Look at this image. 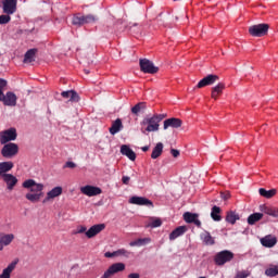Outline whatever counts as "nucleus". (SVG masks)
I'll use <instances>...</instances> for the list:
<instances>
[{
	"label": "nucleus",
	"instance_id": "28",
	"mask_svg": "<svg viewBox=\"0 0 278 278\" xmlns=\"http://www.w3.org/2000/svg\"><path fill=\"white\" fill-rule=\"evenodd\" d=\"M261 212H263V214H267V216H273L274 218H278V208L276 207L263 205L261 206Z\"/></svg>",
	"mask_w": 278,
	"mask_h": 278
},
{
	"label": "nucleus",
	"instance_id": "10",
	"mask_svg": "<svg viewBox=\"0 0 278 278\" xmlns=\"http://www.w3.org/2000/svg\"><path fill=\"white\" fill-rule=\"evenodd\" d=\"M80 192L86 197H99V194L103 193V190L99 187L87 185L80 188Z\"/></svg>",
	"mask_w": 278,
	"mask_h": 278
},
{
	"label": "nucleus",
	"instance_id": "29",
	"mask_svg": "<svg viewBox=\"0 0 278 278\" xmlns=\"http://www.w3.org/2000/svg\"><path fill=\"white\" fill-rule=\"evenodd\" d=\"M163 151H164V143L162 142L156 143L151 154L152 160H157V157L162 155Z\"/></svg>",
	"mask_w": 278,
	"mask_h": 278
},
{
	"label": "nucleus",
	"instance_id": "24",
	"mask_svg": "<svg viewBox=\"0 0 278 278\" xmlns=\"http://www.w3.org/2000/svg\"><path fill=\"white\" fill-rule=\"evenodd\" d=\"M14 241V233H0V243L2 247H10L12 242Z\"/></svg>",
	"mask_w": 278,
	"mask_h": 278
},
{
	"label": "nucleus",
	"instance_id": "13",
	"mask_svg": "<svg viewBox=\"0 0 278 278\" xmlns=\"http://www.w3.org/2000/svg\"><path fill=\"white\" fill-rule=\"evenodd\" d=\"M16 0H3L2 1V10L4 14L12 15L16 12Z\"/></svg>",
	"mask_w": 278,
	"mask_h": 278
},
{
	"label": "nucleus",
	"instance_id": "39",
	"mask_svg": "<svg viewBox=\"0 0 278 278\" xmlns=\"http://www.w3.org/2000/svg\"><path fill=\"white\" fill-rule=\"evenodd\" d=\"M148 227H151V229L162 227V219L152 217L151 222L148 224Z\"/></svg>",
	"mask_w": 278,
	"mask_h": 278
},
{
	"label": "nucleus",
	"instance_id": "36",
	"mask_svg": "<svg viewBox=\"0 0 278 278\" xmlns=\"http://www.w3.org/2000/svg\"><path fill=\"white\" fill-rule=\"evenodd\" d=\"M149 242H151V239L149 238L137 239L135 241H131L129 243V247H144V244H149Z\"/></svg>",
	"mask_w": 278,
	"mask_h": 278
},
{
	"label": "nucleus",
	"instance_id": "51",
	"mask_svg": "<svg viewBox=\"0 0 278 278\" xmlns=\"http://www.w3.org/2000/svg\"><path fill=\"white\" fill-rule=\"evenodd\" d=\"M0 251H3V245L1 242H0Z\"/></svg>",
	"mask_w": 278,
	"mask_h": 278
},
{
	"label": "nucleus",
	"instance_id": "31",
	"mask_svg": "<svg viewBox=\"0 0 278 278\" xmlns=\"http://www.w3.org/2000/svg\"><path fill=\"white\" fill-rule=\"evenodd\" d=\"M264 218V213H253L248 217V225H255V223H260Z\"/></svg>",
	"mask_w": 278,
	"mask_h": 278
},
{
	"label": "nucleus",
	"instance_id": "40",
	"mask_svg": "<svg viewBox=\"0 0 278 278\" xmlns=\"http://www.w3.org/2000/svg\"><path fill=\"white\" fill-rule=\"evenodd\" d=\"M12 21V17L7 13L4 15H0V25H8Z\"/></svg>",
	"mask_w": 278,
	"mask_h": 278
},
{
	"label": "nucleus",
	"instance_id": "4",
	"mask_svg": "<svg viewBox=\"0 0 278 278\" xmlns=\"http://www.w3.org/2000/svg\"><path fill=\"white\" fill-rule=\"evenodd\" d=\"M1 155L7 160H12V157L18 155V144L13 142L4 143L1 149Z\"/></svg>",
	"mask_w": 278,
	"mask_h": 278
},
{
	"label": "nucleus",
	"instance_id": "46",
	"mask_svg": "<svg viewBox=\"0 0 278 278\" xmlns=\"http://www.w3.org/2000/svg\"><path fill=\"white\" fill-rule=\"evenodd\" d=\"M170 153H172L173 157H179V150L172 149Z\"/></svg>",
	"mask_w": 278,
	"mask_h": 278
},
{
	"label": "nucleus",
	"instance_id": "16",
	"mask_svg": "<svg viewBox=\"0 0 278 278\" xmlns=\"http://www.w3.org/2000/svg\"><path fill=\"white\" fill-rule=\"evenodd\" d=\"M184 122L180 118L172 117L164 121L163 129H168L173 127L174 129H179Z\"/></svg>",
	"mask_w": 278,
	"mask_h": 278
},
{
	"label": "nucleus",
	"instance_id": "49",
	"mask_svg": "<svg viewBox=\"0 0 278 278\" xmlns=\"http://www.w3.org/2000/svg\"><path fill=\"white\" fill-rule=\"evenodd\" d=\"M128 278H140V274H138V273L129 274Z\"/></svg>",
	"mask_w": 278,
	"mask_h": 278
},
{
	"label": "nucleus",
	"instance_id": "22",
	"mask_svg": "<svg viewBox=\"0 0 278 278\" xmlns=\"http://www.w3.org/2000/svg\"><path fill=\"white\" fill-rule=\"evenodd\" d=\"M122 129L123 121L121 118H117L112 123V126L110 127L109 131L111 136H116V134H118V131H122Z\"/></svg>",
	"mask_w": 278,
	"mask_h": 278
},
{
	"label": "nucleus",
	"instance_id": "17",
	"mask_svg": "<svg viewBox=\"0 0 278 278\" xmlns=\"http://www.w3.org/2000/svg\"><path fill=\"white\" fill-rule=\"evenodd\" d=\"M18 264V261L11 262L0 274V278H11L12 273L16 270V265Z\"/></svg>",
	"mask_w": 278,
	"mask_h": 278
},
{
	"label": "nucleus",
	"instance_id": "41",
	"mask_svg": "<svg viewBox=\"0 0 278 278\" xmlns=\"http://www.w3.org/2000/svg\"><path fill=\"white\" fill-rule=\"evenodd\" d=\"M119 255H124V257H129V251L125 249H119L115 251V256L118 257Z\"/></svg>",
	"mask_w": 278,
	"mask_h": 278
},
{
	"label": "nucleus",
	"instance_id": "8",
	"mask_svg": "<svg viewBox=\"0 0 278 278\" xmlns=\"http://www.w3.org/2000/svg\"><path fill=\"white\" fill-rule=\"evenodd\" d=\"M139 66L142 73L149 75H155L160 71V67L155 66L149 59H140Z\"/></svg>",
	"mask_w": 278,
	"mask_h": 278
},
{
	"label": "nucleus",
	"instance_id": "18",
	"mask_svg": "<svg viewBox=\"0 0 278 278\" xmlns=\"http://www.w3.org/2000/svg\"><path fill=\"white\" fill-rule=\"evenodd\" d=\"M184 220H186L189 224H193L197 225L198 227H201V220H199V214L197 213L186 212L184 214Z\"/></svg>",
	"mask_w": 278,
	"mask_h": 278
},
{
	"label": "nucleus",
	"instance_id": "50",
	"mask_svg": "<svg viewBox=\"0 0 278 278\" xmlns=\"http://www.w3.org/2000/svg\"><path fill=\"white\" fill-rule=\"evenodd\" d=\"M141 151H143L144 153H147V151H149V146L142 147Z\"/></svg>",
	"mask_w": 278,
	"mask_h": 278
},
{
	"label": "nucleus",
	"instance_id": "30",
	"mask_svg": "<svg viewBox=\"0 0 278 278\" xmlns=\"http://www.w3.org/2000/svg\"><path fill=\"white\" fill-rule=\"evenodd\" d=\"M258 194L261 197H264V199H273V197H275V194H277V189L266 190L264 188H261V189H258Z\"/></svg>",
	"mask_w": 278,
	"mask_h": 278
},
{
	"label": "nucleus",
	"instance_id": "44",
	"mask_svg": "<svg viewBox=\"0 0 278 278\" xmlns=\"http://www.w3.org/2000/svg\"><path fill=\"white\" fill-rule=\"evenodd\" d=\"M86 231H88V228H86V226H79L75 233H85L86 236Z\"/></svg>",
	"mask_w": 278,
	"mask_h": 278
},
{
	"label": "nucleus",
	"instance_id": "12",
	"mask_svg": "<svg viewBox=\"0 0 278 278\" xmlns=\"http://www.w3.org/2000/svg\"><path fill=\"white\" fill-rule=\"evenodd\" d=\"M129 203L131 205H144L146 207H153V201L144 197L134 195L129 199Z\"/></svg>",
	"mask_w": 278,
	"mask_h": 278
},
{
	"label": "nucleus",
	"instance_id": "34",
	"mask_svg": "<svg viewBox=\"0 0 278 278\" xmlns=\"http://www.w3.org/2000/svg\"><path fill=\"white\" fill-rule=\"evenodd\" d=\"M62 194V187H54L52 190H50L47 193V201L51 199H55L56 197H60Z\"/></svg>",
	"mask_w": 278,
	"mask_h": 278
},
{
	"label": "nucleus",
	"instance_id": "37",
	"mask_svg": "<svg viewBox=\"0 0 278 278\" xmlns=\"http://www.w3.org/2000/svg\"><path fill=\"white\" fill-rule=\"evenodd\" d=\"M218 214H220V207H218L216 205L213 206L212 212H211V217L213 218V220H215V222L223 220V217H220V215H218Z\"/></svg>",
	"mask_w": 278,
	"mask_h": 278
},
{
	"label": "nucleus",
	"instance_id": "11",
	"mask_svg": "<svg viewBox=\"0 0 278 278\" xmlns=\"http://www.w3.org/2000/svg\"><path fill=\"white\" fill-rule=\"evenodd\" d=\"M0 101H2L3 105H8L9 108H14L16 105V94L12 91H8L5 94L2 93L0 97Z\"/></svg>",
	"mask_w": 278,
	"mask_h": 278
},
{
	"label": "nucleus",
	"instance_id": "48",
	"mask_svg": "<svg viewBox=\"0 0 278 278\" xmlns=\"http://www.w3.org/2000/svg\"><path fill=\"white\" fill-rule=\"evenodd\" d=\"M104 257H116V252H106Z\"/></svg>",
	"mask_w": 278,
	"mask_h": 278
},
{
	"label": "nucleus",
	"instance_id": "43",
	"mask_svg": "<svg viewBox=\"0 0 278 278\" xmlns=\"http://www.w3.org/2000/svg\"><path fill=\"white\" fill-rule=\"evenodd\" d=\"M64 168H77V164L72 161H67L64 165Z\"/></svg>",
	"mask_w": 278,
	"mask_h": 278
},
{
	"label": "nucleus",
	"instance_id": "19",
	"mask_svg": "<svg viewBox=\"0 0 278 278\" xmlns=\"http://www.w3.org/2000/svg\"><path fill=\"white\" fill-rule=\"evenodd\" d=\"M121 153L122 155H126V157H128V160H130L131 162H136V152H134V150H131L129 146L123 144L121 147Z\"/></svg>",
	"mask_w": 278,
	"mask_h": 278
},
{
	"label": "nucleus",
	"instance_id": "38",
	"mask_svg": "<svg viewBox=\"0 0 278 278\" xmlns=\"http://www.w3.org/2000/svg\"><path fill=\"white\" fill-rule=\"evenodd\" d=\"M267 277H277L278 275V265H273L271 267L265 270Z\"/></svg>",
	"mask_w": 278,
	"mask_h": 278
},
{
	"label": "nucleus",
	"instance_id": "15",
	"mask_svg": "<svg viewBox=\"0 0 278 278\" xmlns=\"http://www.w3.org/2000/svg\"><path fill=\"white\" fill-rule=\"evenodd\" d=\"M103 229H105V224L93 225L86 231V237L89 239L94 238V236H99Z\"/></svg>",
	"mask_w": 278,
	"mask_h": 278
},
{
	"label": "nucleus",
	"instance_id": "5",
	"mask_svg": "<svg viewBox=\"0 0 278 278\" xmlns=\"http://www.w3.org/2000/svg\"><path fill=\"white\" fill-rule=\"evenodd\" d=\"M97 21V16L92 14L84 15L81 13H78L74 15L72 23L73 25H78V27H81V25H88L90 23H94Z\"/></svg>",
	"mask_w": 278,
	"mask_h": 278
},
{
	"label": "nucleus",
	"instance_id": "21",
	"mask_svg": "<svg viewBox=\"0 0 278 278\" xmlns=\"http://www.w3.org/2000/svg\"><path fill=\"white\" fill-rule=\"evenodd\" d=\"M223 90H225L224 83H218L215 87L211 89V97L216 101L220 94H223Z\"/></svg>",
	"mask_w": 278,
	"mask_h": 278
},
{
	"label": "nucleus",
	"instance_id": "25",
	"mask_svg": "<svg viewBox=\"0 0 278 278\" xmlns=\"http://www.w3.org/2000/svg\"><path fill=\"white\" fill-rule=\"evenodd\" d=\"M261 244L267 249H273L277 244V237L266 236L261 239Z\"/></svg>",
	"mask_w": 278,
	"mask_h": 278
},
{
	"label": "nucleus",
	"instance_id": "14",
	"mask_svg": "<svg viewBox=\"0 0 278 278\" xmlns=\"http://www.w3.org/2000/svg\"><path fill=\"white\" fill-rule=\"evenodd\" d=\"M2 179L7 185V189L10 191L14 190V188H16V184H18V178L12 174H3Z\"/></svg>",
	"mask_w": 278,
	"mask_h": 278
},
{
	"label": "nucleus",
	"instance_id": "6",
	"mask_svg": "<svg viewBox=\"0 0 278 278\" xmlns=\"http://www.w3.org/2000/svg\"><path fill=\"white\" fill-rule=\"evenodd\" d=\"M16 138H18V132H16V128L11 127L0 132V144H8V142L16 140Z\"/></svg>",
	"mask_w": 278,
	"mask_h": 278
},
{
	"label": "nucleus",
	"instance_id": "9",
	"mask_svg": "<svg viewBox=\"0 0 278 278\" xmlns=\"http://www.w3.org/2000/svg\"><path fill=\"white\" fill-rule=\"evenodd\" d=\"M218 79H220L218 75L208 74L198 83L197 88H205L206 86H214V84H216Z\"/></svg>",
	"mask_w": 278,
	"mask_h": 278
},
{
	"label": "nucleus",
	"instance_id": "1",
	"mask_svg": "<svg viewBox=\"0 0 278 278\" xmlns=\"http://www.w3.org/2000/svg\"><path fill=\"white\" fill-rule=\"evenodd\" d=\"M23 188L26 190H29L28 193H26L27 201H30V203H38L41 199V197H45V193L42 192L45 190V185L36 182L34 179H27L22 184Z\"/></svg>",
	"mask_w": 278,
	"mask_h": 278
},
{
	"label": "nucleus",
	"instance_id": "2",
	"mask_svg": "<svg viewBox=\"0 0 278 278\" xmlns=\"http://www.w3.org/2000/svg\"><path fill=\"white\" fill-rule=\"evenodd\" d=\"M165 114H154L152 117H146L141 122L142 127H146L143 134L151 131H160V123L164 121Z\"/></svg>",
	"mask_w": 278,
	"mask_h": 278
},
{
	"label": "nucleus",
	"instance_id": "52",
	"mask_svg": "<svg viewBox=\"0 0 278 278\" xmlns=\"http://www.w3.org/2000/svg\"><path fill=\"white\" fill-rule=\"evenodd\" d=\"M88 73H90V72L86 71V74H87V75H88Z\"/></svg>",
	"mask_w": 278,
	"mask_h": 278
},
{
	"label": "nucleus",
	"instance_id": "32",
	"mask_svg": "<svg viewBox=\"0 0 278 278\" xmlns=\"http://www.w3.org/2000/svg\"><path fill=\"white\" fill-rule=\"evenodd\" d=\"M36 49L28 50L24 55V64H31L36 58Z\"/></svg>",
	"mask_w": 278,
	"mask_h": 278
},
{
	"label": "nucleus",
	"instance_id": "45",
	"mask_svg": "<svg viewBox=\"0 0 278 278\" xmlns=\"http://www.w3.org/2000/svg\"><path fill=\"white\" fill-rule=\"evenodd\" d=\"M131 178H129V176H123V178H122V181H123V184L125 185V186H129V180H130Z\"/></svg>",
	"mask_w": 278,
	"mask_h": 278
},
{
	"label": "nucleus",
	"instance_id": "33",
	"mask_svg": "<svg viewBox=\"0 0 278 278\" xmlns=\"http://www.w3.org/2000/svg\"><path fill=\"white\" fill-rule=\"evenodd\" d=\"M236 220H240V215L233 211H229L226 215V223L230 225H236Z\"/></svg>",
	"mask_w": 278,
	"mask_h": 278
},
{
	"label": "nucleus",
	"instance_id": "47",
	"mask_svg": "<svg viewBox=\"0 0 278 278\" xmlns=\"http://www.w3.org/2000/svg\"><path fill=\"white\" fill-rule=\"evenodd\" d=\"M220 197H222V199H224V201H227V199H229L231 197V194H229V192H227V193L222 192Z\"/></svg>",
	"mask_w": 278,
	"mask_h": 278
},
{
	"label": "nucleus",
	"instance_id": "42",
	"mask_svg": "<svg viewBox=\"0 0 278 278\" xmlns=\"http://www.w3.org/2000/svg\"><path fill=\"white\" fill-rule=\"evenodd\" d=\"M5 86H8V80L0 78V97L3 96V90L5 89Z\"/></svg>",
	"mask_w": 278,
	"mask_h": 278
},
{
	"label": "nucleus",
	"instance_id": "20",
	"mask_svg": "<svg viewBox=\"0 0 278 278\" xmlns=\"http://www.w3.org/2000/svg\"><path fill=\"white\" fill-rule=\"evenodd\" d=\"M200 238L203 244H205L206 247H214V244H216L214 237H212V235L208 231L202 232L200 235Z\"/></svg>",
	"mask_w": 278,
	"mask_h": 278
},
{
	"label": "nucleus",
	"instance_id": "23",
	"mask_svg": "<svg viewBox=\"0 0 278 278\" xmlns=\"http://www.w3.org/2000/svg\"><path fill=\"white\" fill-rule=\"evenodd\" d=\"M188 231V227L179 226L169 233V240H177L180 236H184Z\"/></svg>",
	"mask_w": 278,
	"mask_h": 278
},
{
	"label": "nucleus",
	"instance_id": "7",
	"mask_svg": "<svg viewBox=\"0 0 278 278\" xmlns=\"http://www.w3.org/2000/svg\"><path fill=\"white\" fill-rule=\"evenodd\" d=\"M231 260H233V252L229 250L218 252L214 257V262L217 266H225V264L231 262Z\"/></svg>",
	"mask_w": 278,
	"mask_h": 278
},
{
	"label": "nucleus",
	"instance_id": "27",
	"mask_svg": "<svg viewBox=\"0 0 278 278\" xmlns=\"http://www.w3.org/2000/svg\"><path fill=\"white\" fill-rule=\"evenodd\" d=\"M63 99H70V101L77 103L79 101V94L75 90L63 91L61 93Z\"/></svg>",
	"mask_w": 278,
	"mask_h": 278
},
{
	"label": "nucleus",
	"instance_id": "26",
	"mask_svg": "<svg viewBox=\"0 0 278 278\" xmlns=\"http://www.w3.org/2000/svg\"><path fill=\"white\" fill-rule=\"evenodd\" d=\"M12 168H14V163H12V161L1 162L0 163V177H3V175H8V173H10V170H12Z\"/></svg>",
	"mask_w": 278,
	"mask_h": 278
},
{
	"label": "nucleus",
	"instance_id": "3",
	"mask_svg": "<svg viewBox=\"0 0 278 278\" xmlns=\"http://www.w3.org/2000/svg\"><path fill=\"white\" fill-rule=\"evenodd\" d=\"M268 29H270V25L268 24H256L249 27V34L253 38H262L267 36Z\"/></svg>",
	"mask_w": 278,
	"mask_h": 278
},
{
	"label": "nucleus",
	"instance_id": "35",
	"mask_svg": "<svg viewBox=\"0 0 278 278\" xmlns=\"http://www.w3.org/2000/svg\"><path fill=\"white\" fill-rule=\"evenodd\" d=\"M143 110H147V103L139 102L135 106L131 108V114H135V116H138V114L140 112H143Z\"/></svg>",
	"mask_w": 278,
	"mask_h": 278
}]
</instances>
